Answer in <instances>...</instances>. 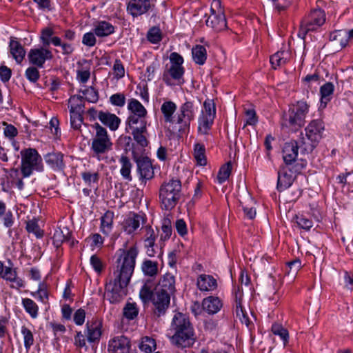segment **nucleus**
<instances>
[{
  "instance_id": "nucleus-62",
  "label": "nucleus",
  "mask_w": 353,
  "mask_h": 353,
  "mask_svg": "<svg viewBox=\"0 0 353 353\" xmlns=\"http://www.w3.org/2000/svg\"><path fill=\"white\" fill-rule=\"evenodd\" d=\"M113 73L117 79H121L124 77L125 69L120 60H116L113 65Z\"/></svg>"
},
{
  "instance_id": "nucleus-18",
  "label": "nucleus",
  "mask_w": 353,
  "mask_h": 353,
  "mask_svg": "<svg viewBox=\"0 0 353 353\" xmlns=\"http://www.w3.org/2000/svg\"><path fill=\"white\" fill-rule=\"evenodd\" d=\"M154 5L150 0H130L128 4V11L133 17L146 13Z\"/></svg>"
},
{
  "instance_id": "nucleus-15",
  "label": "nucleus",
  "mask_w": 353,
  "mask_h": 353,
  "mask_svg": "<svg viewBox=\"0 0 353 353\" xmlns=\"http://www.w3.org/2000/svg\"><path fill=\"white\" fill-rule=\"evenodd\" d=\"M300 148L299 141L285 143L282 149V158L285 165H292L297 159L298 150Z\"/></svg>"
},
{
  "instance_id": "nucleus-61",
  "label": "nucleus",
  "mask_w": 353,
  "mask_h": 353,
  "mask_svg": "<svg viewBox=\"0 0 353 353\" xmlns=\"http://www.w3.org/2000/svg\"><path fill=\"white\" fill-rule=\"evenodd\" d=\"M245 117L246 121L243 128H245V126L247 125H254L258 121L256 112L253 109H249L245 111Z\"/></svg>"
},
{
  "instance_id": "nucleus-54",
  "label": "nucleus",
  "mask_w": 353,
  "mask_h": 353,
  "mask_svg": "<svg viewBox=\"0 0 353 353\" xmlns=\"http://www.w3.org/2000/svg\"><path fill=\"white\" fill-rule=\"evenodd\" d=\"M123 315L128 319H133L138 315V309L135 303H128L123 308Z\"/></svg>"
},
{
  "instance_id": "nucleus-29",
  "label": "nucleus",
  "mask_w": 353,
  "mask_h": 353,
  "mask_svg": "<svg viewBox=\"0 0 353 353\" xmlns=\"http://www.w3.org/2000/svg\"><path fill=\"white\" fill-rule=\"evenodd\" d=\"M285 168L283 167L281 170L278 172V179H277V189L281 192L288 188L293 181L292 175L288 174L284 171Z\"/></svg>"
},
{
  "instance_id": "nucleus-24",
  "label": "nucleus",
  "mask_w": 353,
  "mask_h": 353,
  "mask_svg": "<svg viewBox=\"0 0 353 353\" xmlns=\"http://www.w3.org/2000/svg\"><path fill=\"white\" fill-rule=\"evenodd\" d=\"M222 306L221 300L216 296H210L205 298L202 301L203 309L210 314L217 313Z\"/></svg>"
},
{
  "instance_id": "nucleus-35",
  "label": "nucleus",
  "mask_w": 353,
  "mask_h": 353,
  "mask_svg": "<svg viewBox=\"0 0 353 353\" xmlns=\"http://www.w3.org/2000/svg\"><path fill=\"white\" fill-rule=\"evenodd\" d=\"M102 323L101 320L96 319L90 326V342H99L102 334Z\"/></svg>"
},
{
  "instance_id": "nucleus-16",
  "label": "nucleus",
  "mask_w": 353,
  "mask_h": 353,
  "mask_svg": "<svg viewBox=\"0 0 353 353\" xmlns=\"http://www.w3.org/2000/svg\"><path fill=\"white\" fill-rule=\"evenodd\" d=\"M52 57V52L43 48L32 49L28 53L30 63L39 68H42L46 61Z\"/></svg>"
},
{
  "instance_id": "nucleus-31",
  "label": "nucleus",
  "mask_w": 353,
  "mask_h": 353,
  "mask_svg": "<svg viewBox=\"0 0 353 353\" xmlns=\"http://www.w3.org/2000/svg\"><path fill=\"white\" fill-rule=\"evenodd\" d=\"M94 27V34L98 37H106L114 32V27L104 21H98Z\"/></svg>"
},
{
  "instance_id": "nucleus-19",
  "label": "nucleus",
  "mask_w": 353,
  "mask_h": 353,
  "mask_svg": "<svg viewBox=\"0 0 353 353\" xmlns=\"http://www.w3.org/2000/svg\"><path fill=\"white\" fill-rule=\"evenodd\" d=\"M70 234L71 232L69 228L67 226L62 225L61 224L55 230L52 236L53 244L54 246L59 248L63 243H69L70 246H73L74 242V241H70Z\"/></svg>"
},
{
  "instance_id": "nucleus-48",
  "label": "nucleus",
  "mask_w": 353,
  "mask_h": 353,
  "mask_svg": "<svg viewBox=\"0 0 353 353\" xmlns=\"http://www.w3.org/2000/svg\"><path fill=\"white\" fill-rule=\"evenodd\" d=\"M161 231L162 232L160 236L161 240L166 241L170 238L172 229L171 221L169 219H164L163 220Z\"/></svg>"
},
{
  "instance_id": "nucleus-37",
  "label": "nucleus",
  "mask_w": 353,
  "mask_h": 353,
  "mask_svg": "<svg viewBox=\"0 0 353 353\" xmlns=\"http://www.w3.org/2000/svg\"><path fill=\"white\" fill-rule=\"evenodd\" d=\"M128 109L132 114L145 117L147 110L137 99H131L128 101Z\"/></svg>"
},
{
  "instance_id": "nucleus-55",
  "label": "nucleus",
  "mask_w": 353,
  "mask_h": 353,
  "mask_svg": "<svg viewBox=\"0 0 353 353\" xmlns=\"http://www.w3.org/2000/svg\"><path fill=\"white\" fill-rule=\"evenodd\" d=\"M125 96L123 93H115L110 96L109 101L110 103L114 105L122 108L125 104Z\"/></svg>"
},
{
  "instance_id": "nucleus-63",
  "label": "nucleus",
  "mask_w": 353,
  "mask_h": 353,
  "mask_svg": "<svg viewBox=\"0 0 353 353\" xmlns=\"http://www.w3.org/2000/svg\"><path fill=\"white\" fill-rule=\"evenodd\" d=\"M26 77L31 82H36L39 79V70L34 67H29L26 70Z\"/></svg>"
},
{
  "instance_id": "nucleus-33",
  "label": "nucleus",
  "mask_w": 353,
  "mask_h": 353,
  "mask_svg": "<svg viewBox=\"0 0 353 353\" xmlns=\"http://www.w3.org/2000/svg\"><path fill=\"white\" fill-rule=\"evenodd\" d=\"M330 40L331 41H335L341 48H345L349 42L347 30H335L330 34Z\"/></svg>"
},
{
  "instance_id": "nucleus-10",
  "label": "nucleus",
  "mask_w": 353,
  "mask_h": 353,
  "mask_svg": "<svg viewBox=\"0 0 353 353\" xmlns=\"http://www.w3.org/2000/svg\"><path fill=\"white\" fill-rule=\"evenodd\" d=\"M325 22V13L320 9H314L301 21L299 36L304 38L307 32L315 31Z\"/></svg>"
},
{
  "instance_id": "nucleus-50",
  "label": "nucleus",
  "mask_w": 353,
  "mask_h": 353,
  "mask_svg": "<svg viewBox=\"0 0 353 353\" xmlns=\"http://www.w3.org/2000/svg\"><path fill=\"white\" fill-rule=\"evenodd\" d=\"M90 264L97 274H100L105 269V263L97 255L90 258Z\"/></svg>"
},
{
  "instance_id": "nucleus-12",
  "label": "nucleus",
  "mask_w": 353,
  "mask_h": 353,
  "mask_svg": "<svg viewBox=\"0 0 353 353\" xmlns=\"http://www.w3.org/2000/svg\"><path fill=\"white\" fill-rule=\"evenodd\" d=\"M205 24L216 32L225 30L227 22L219 0H214L211 4L210 13L205 20Z\"/></svg>"
},
{
  "instance_id": "nucleus-43",
  "label": "nucleus",
  "mask_w": 353,
  "mask_h": 353,
  "mask_svg": "<svg viewBox=\"0 0 353 353\" xmlns=\"http://www.w3.org/2000/svg\"><path fill=\"white\" fill-rule=\"evenodd\" d=\"M22 305L32 319L38 316L39 307L34 301L28 298L23 299Z\"/></svg>"
},
{
  "instance_id": "nucleus-1",
  "label": "nucleus",
  "mask_w": 353,
  "mask_h": 353,
  "mask_svg": "<svg viewBox=\"0 0 353 353\" xmlns=\"http://www.w3.org/2000/svg\"><path fill=\"white\" fill-rule=\"evenodd\" d=\"M138 254L136 245L117 250L114 279L106 285V294L111 303L119 302L127 294V286L134 272Z\"/></svg>"
},
{
  "instance_id": "nucleus-42",
  "label": "nucleus",
  "mask_w": 353,
  "mask_h": 353,
  "mask_svg": "<svg viewBox=\"0 0 353 353\" xmlns=\"http://www.w3.org/2000/svg\"><path fill=\"white\" fill-rule=\"evenodd\" d=\"M141 269L145 275L156 276L158 273V263L151 260H145L142 263Z\"/></svg>"
},
{
  "instance_id": "nucleus-9",
  "label": "nucleus",
  "mask_w": 353,
  "mask_h": 353,
  "mask_svg": "<svg viewBox=\"0 0 353 353\" xmlns=\"http://www.w3.org/2000/svg\"><path fill=\"white\" fill-rule=\"evenodd\" d=\"M94 132L92 135V150L99 157L112 149V143L105 128L96 122L92 125Z\"/></svg>"
},
{
  "instance_id": "nucleus-13",
  "label": "nucleus",
  "mask_w": 353,
  "mask_h": 353,
  "mask_svg": "<svg viewBox=\"0 0 353 353\" xmlns=\"http://www.w3.org/2000/svg\"><path fill=\"white\" fill-rule=\"evenodd\" d=\"M98 119L111 131H116L121 123V119L116 114L108 112L97 111L92 108H90V119Z\"/></svg>"
},
{
  "instance_id": "nucleus-58",
  "label": "nucleus",
  "mask_w": 353,
  "mask_h": 353,
  "mask_svg": "<svg viewBox=\"0 0 353 353\" xmlns=\"http://www.w3.org/2000/svg\"><path fill=\"white\" fill-rule=\"evenodd\" d=\"M159 68V63L157 61H152L146 68L145 77L148 81H152L154 78L156 70Z\"/></svg>"
},
{
  "instance_id": "nucleus-20",
  "label": "nucleus",
  "mask_w": 353,
  "mask_h": 353,
  "mask_svg": "<svg viewBox=\"0 0 353 353\" xmlns=\"http://www.w3.org/2000/svg\"><path fill=\"white\" fill-rule=\"evenodd\" d=\"M143 221L144 216L143 214L130 213L123 220V228L127 234H131L139 228L141 223H143Z\"/></svg>"
},
{
  "instance_id": "nucleus-45",
  "label": "nucleus",
  "mask_w": 353,
  "mask_h": 353,
  "mask_svg": "<svg viewBox=\"0 0 353 353\" xmlns=\"http://www.w3.org/2000/svg\"><path fill=\"white\" fill-rule=\"evenodd\" d=\"M21 333L23 336L24 347L27 352L29 351L31 346L34 344V336L32 332L26 327L25 325L22 326L21 328Z\"/></svg>"
},
{
  "instance_id": "nucleus-47",
  "label": "nucleus",
  "mask_w": 353,
  "mask_h": 353,
  "mask_svg": "<svg viewBox=\"0 0 353 353\" xmlns=\"http://www.w3.org/2000/svg\"><path fill=\"white\" fill-rule=\"evenodd\" d=\"M148 40L154 44L159 43L162 39V33L159 27L151 28L147 33Z\"/></svg>"
},
{
  "instance_id": "nucleus-7",
  "label": "nucleus",
  "mask_w": 353,
  "mask_h": 353,
  "mask_svg": "<svg viewBox=\"0 0 353 353\" xmlns=\"http://www.w3.org/2000/svg\"><path fill=\"white\" fill-rule=\"evenodd\" d=\"M21 172L23 178L29 177L34 171L42 172L43 165L41 157L33 148H27L21 151Z\"/></svg>"
},
{
  "instance_id": "nucleus-25",
  "label": "nucleus",
  "mask_w": 353,
  "mask_h": 353,
  "mask_svg": "<svg viewBox=\"0 0 353 353\" xmlns=\"http://www.w3.org/2000/svg\"><path fill=\"white\" fill-rule=\"evenodd\" d=\"M9 49L12 57L17 63H21L26 55L23 46L14 37H11L9 42Z\"/></svg>"
},
{
  "instance_id": "nucleus-23",
  "label": "nucleus",
  "mask_w": 353,
  "mask_h": 353,
  "mask_svg": "<svg viewBox=\"0 0 353 353\" xmlns=\"http://www.w3.org/2000/svg\"><path fill=\"white\" fill-rule=\"evenodd\" d=\"M196 285L200 291L210 292L216 290L218 285L216 280L212 275L203 274L198 277Z\"/></svg>"
},
{
  "instance_id": "nucleus-30",
  "label": "nucleus",
  "mask_w": 353,
  "mask_h": 353,
  "mask_svg": "<svg viewBox=\"0 0 353 353\" xmlns=\"http://www.w3.org/2000/svg\"><path fill=\"white\" fill-rule=\"evenodd\" d=\"M334 90L333 83L327 82L323 84L320 88L321 94V107L325 108L327 103L330 101L331 96Z\"/></svg>"
},
{
  "instance_id": "nucleus-6",
  "label": "nucleus",
  "mask_w": 353,
  "mask_h": 353,
  "mask_svg": "<svg viewBox=\"0 0 353 353\" xmlns=\"http://www.w3.org/2000/svg\"><path fill=\"white\" fill-rule=\"evenodd\" d=\"M88 90H80L68 100V108L70 113V123L73 128L80 129L83 124L82 114L84 112L85 104L88 101L87 98Z\"/></svg>"
},
{
  "instance_id": "nucleus-49",
  "label": "nucleus",
  "mask_w": 353,
  "mask_h": 353,
  "mask_svg": "<svg viewBox=\"0 0 353 353\" xmlns=\"http://www.w3.org/2000/svg\"><path fill=\"white\" fill-rule=\"evenodd\" d=\"M153 292L149 283H145L140 290L139 296L143 303H148L152 300Z\"/></svg>"
},
{
  "instance_id": "nucleus-38",
  "label": "nucleus",
  "mask_w": 353,
  "mask_h": 353,
  "mask_svg": "<svg viewBox=\"0 0 353 353\" xmlns=\"http://www.w3.org/2000/svg\"><path fill=\"white\" fill-rule=\"evenodd\" d=\"M77 80L80 83H85L88 80V63L86 60L78 62L77 69Z\"/></svg>"
},
{
  "instance_id": "nucleus-32",
  "label": "nucleus",
  "mask_w": 353,
  "mask_h": 353,
  "mask_svg": "<svg viewBox=\"0 0 353 353\" xmlns=\"http://www.w3.org/2000/svg\"><path fill=\"white\" fill-rule=\"evenodd\" d=\"M139 347L144 353H152L157 348V343L154 338L145 336L140 339Z\"/></svg>"
},
{
  "instance_id": "nucleus-8",
  "label": "nucleus",
  "mask_w": 353,
  "mask_h": 353,
  "mask_svg": "<svg viewBox=\"0 0 353 353\" xmlns=\"http://www.w3.org/2000/svg\"><path fill=\"white\" fill-rule=\"evenodd\" d=\"M310 105L306 101H299L289 109L288 117L283 120V125L295 130L302 127L309 112Z\"/></svg>"
},
{
  "instance_id": "nucleus-4",
  "label": "nucleus",
  "mask_w": 353,
  "mask_h": 353,
  "mask_svg": "<svg viewBox=\"0 0 353 353\" xmlns=\"http://www.w3.org/2000/svg\"><path fill=\"white\" fill-rule=\"evenodd\" d=\"M181 196V183L179 179H170L164 182L159 189V199L162 208L171 210Z\"/></svg>"
},
{
  "instance_id": "nucleus-2",
  "label": "nucleus",
  "mask_w": 353,
  "mask_h": 353,
  "mask_svg": "<svg viewBox=\"0 0 353 353\" xmlns=\"http://www.w3.org/2000/svg\"><path fill=\"white\" fill-rule=\"evenodd\" d=\"M169 331L172 334L170 336L171 343L178 347H189L196 341L194 327L189 316L181 312L174 314Z\"/></svg>"
},
{
  "instance_id": "nucleus-17",
  "label": "nucleus",
  "mask_w": 353,
  "mask_h": 353,
  "mask_svg": "<svg viewBox=\"0 0 353 353\" xmlns=\"http://www.w3.org/2000/svg\"><path fill=\"white\" fill-rule=\"evenodd\" d=\"M137 170L140 180L145 183L154 177L152 164L148 157H143L137 161Z\"/></svg>"
},
{
  "instance_id": "nucleus-46",
  "label": "nucleus",
  "mask_w": 353,
  "mask_h": 353,
  "mask_svg": "<svg viewBox=\"0 0 353 353\" xmlns=\"http://www.w3.org/2000/svg\"><path fill=\"white\" fill-rule=\"evenodd\" d=\"M1 272L0 273L1 276L10 282H17L18 285H21L19 281L17 280V274L14 269L10 267H5L2 265Z\"/></svg>"
},
{
  "instance_id": "nucleus-14",
  "label": "nucleus",
  "mask_w": 353,
  "mask_h": 353,
  "mask_svg": "<svg viewBox=\"0 0 353 353\" xmlns=\"http://www.w3.org/2000/svg\"><path fill=\"white\" fill-rule=\"evenodd\" d=\"M171 295L159 291H155L152 300L154 305V314L159 317L163 316L170 303Z\"/></svg>"
},
{
  "instance_id": "nucleus-41",
  "label": "nucleus",
  "mask_w": 353,
  "mask_h": 353,
  "mask_svg": "<svg viewBox=\"0 0 353 353\" xmlns=\"http://www.w3.org/2000/svg\"><path fill=\"white\" fill-rule=\"evenodd\" d=\"M288 59V52L285 51H279L270 57V63L272 67L276 69V67L286 63Z\"/></svg>"
},
{
  "instance_id": "nucleus-34",
  "label": "nucleus",
  "mask_w": 353,
  "mask_h": 353,
  "mask_svg": "<svg viewBox=\"0 0 353 353\" xmlns=\"http://www.w3.org/2000/svg\"><path fill=\"white\" fill-rule=\"evenodd\" d=\"M119 163L121 165L120 173L123 178L128 181H132L131 169L132 165L129 158L123 155L119 159Z\"/></svg>"
},
{
  "instance_id": "nucleus-51",
  "label": "nucleus",
  "mask_w": 353,
  "mask_h": 353,
  "mask_svg": "<svg viewBox=\"0 0 353 353\" xmlns=\"http://www.w3.org/2000/svg\"><path fill=\"white\" fill-rule=\"evenodd\" d=\"M203 107L204 111L202 112L201 115L214 119L216 108L214 102L211 100H206L203 103Z\"/></svg>"
},
{
  "instance_id": "nucleus-22",
  "label": "nucleus",
  "mask_w": 353,
  "mask_h": 353,
  "mask_svg": "<svg viewBox=\"0 0 353 353\" xmlns=\"http://www.w3.org/2000/svg\"><path fill=\"white\" fill-rule=\"evenodd\" d=\"M177 109L176 104L172 101H165L161 106V112L165 123L176 125V114L174 115Z\"/></svg>"
},
{
  "instance_id": "nucleus-57",
  "label": "nucleus",
  "mask_w": 353,
  "mask_h": 353,
  "mask_svg": "<svg viewBox=\"0 0 353 353\" xmlns=\"http://www.w3.org/2000/svg\"><path fill=\"white\" fill-rule=\"evenodd\" d=\"M104 239L99 234H94L91 237V243L90 247L92 250L101 249L103 245Z\"/></svg>"
},
{
  "instance_id": "nucleus-27",
  "label": "nucleus",
  "mask_w": 353,
  "mask_h": 353,
  "mask_svg": "<svg viewBox=\"0 0 353 353\" xmlns=\"http://www.w3.org/2000/svg\"><path fill=\"white\" fill-rule=\"evenodd\" d=\"M125 123V130L127 132H129L130 130H134L136 128L143 127V125L147 126L145 117L138 116L132 114L128 116Z\"/></svg>"
},
{
  "instance_id": "nucleus-64",
  "label": "nucleus",
  "mask_w": 353,
  "mask_h": 353,
  "mask_svg": "<svg viewBox=\"0 0 353 353\" xmlns=\"http://www.w3.org/2000/svg\"><path fill=\"white\" fill-rule=\"evenodd\" d=\"M287 265L288 268L290 269L288 273L290 274L292 272L293 275H296L301 268V262L299 259H295L290 261L287 263Z\"/></svg>"
},
{
  "instance_id": "nucleus-40",
  "label": "nucleus",
  "mask_w": 353,
  "mask_h": 353,
  "mask_svg": "<svg viewBox=\"0 0 353 353\" xmlns=\"http://www.w3.org/2000/svg\"><path fill=\"white\" fill-rule=\"evenodd\" d=\"M214 122V119L201 115L199 117L198 131L202 134H208Z\"/></svg>"
},
{
  "instance_id": "nucleus-36",
  "label": "nucleus",
  "mask_w": 353,
  "mask_h": 353,
  "mask_svg": "<svg viewBox=\"0 0 353 353\" xmlns=\"http://www.w3.org/2000/svg\"><path fill=\"white\" fill-rule=\"evenodd\" d=\"M194 61L199 65H203L207 59L206 49L204 46L196 45L192 50Z\"/></svg>"
},
{
  "instance_id": "nucleus-53",
  "label": "nucleus",
  "mask_w": 353,
  "mask_h": 353,
  "mask_svg": "<svg viewBox=\"0 0 353 353\" xmlns=\"http://www.w3.org/2000/svg\"><path fill=\"white\" fill-rule=\"evenodd\" d=\"M272 331L274 334L279 336L285 344L288 341V332L286 329L279 324H274L272 326Z\"/></svg>"
},
{
  "instance_id": "nucleus-39",
  "label": "nucleus",
  "mask_w": 353,
  "mask_h": 353,
  "mask_svg": "<svg viewBox=\"0 0 353 353\" xmlns=\"http://www.w3.org/2000/svg\"><path fill=\"white\" fill-rule=\"evenodd\" d=\"M194 157L199 165H205L207 159L205 157V149L203 144L196 143L194 148Z\"/></svg>"
},
{
  "instance_id": "nucleus-28",
  "label": "nucleus",
  "mask_w": 353,
  "mask_h": 353,
  "mask_svg": "<svg viewBox=\"0 0 353 353\" xmlns=\"http://www.w3.org/2000/svg\"><path fill=\"white\" fill-rule=\"evenodd\" d=\"M134 141L141 147L144 148L148 146V132L147 126L136 128L134 130L131 131Z\"/></svg>"
},
{
  "instance_id": "nucleus-52",
  "label": "nucleus",
  "mask_w": 353,
  "mask_h": 353,
  "mask_svg": "<svg viewBox=\"0 0 353 353\" xmlns=\"http://www.w3.org/2000/svg\"><path fill=\"white\" fill-rule=\"evenodd\" d=\"M295 221L297 225L305 230H310L313 226V222L311 219L307 218L304 215H296Z\"/></svg>"
},
{
  "instance_id": "nucleus-11",
  "label": "nucleus",
  "mask_w": 353,
  "mask_h": 353,
  "mask_svg": "<svg viewBox=\"0 0 353 353\" xmlns=\"http://www.w3.org/2000/svg\"><path fill=\"white\" fill-rule=\"evenodd\" d=\"M197 112L198 106L190 101H186L179 106L176 120L179 132L189 130L190 123L194 119Z\"/></svg>"
},
{
  "instance_id": "nucleus-44",
  "label": "nucleus",
  "mask_w": 353,
  "mask_h": 353,
  "mask_svg": "<svg viewBox=\"0 0 353 353\" xmlns=\"http://www.w3.org/2000/svg\"><path fill=\"white\" fill-rule=\"evenodd\" d=\"M232 165L231 162H228L221 167L216 176L217 183L221 184L226 181L232 172Z\"/></svg>"
},
{
  "instance_id": "nucleus-60",
  "label": "nucleus",
  "mask_w": 353,
  "mask_h": 353,
  "mask_svg": "<svg viewBox=\"0 0 353 353\" xmlns=\"http://www.w3.org/2000/svg\"><path fill=\"white\" fill-rule=\"evenodd\" d=\"M32 295L43 303H46L48 299V292L44 284H40L37 291L34 292Z\"/></svg>"
},
{
  "instance_id": "nucleus-5",
  "label": "nucleus",
  "mask_w": 353,
  "mask_h": 353,
  "mask_svg": "<svg viewBox=\"0 0 353 353\" xmlns=\"http://www.w3.org/2000/svg\"><path fill=\"white\" fill-rule=\"evenodd\" d=\"M183 58L177 52H172L170 55V64H168L163 74V80L168 85L175 83L181 84L184 82L183 74L185 68L183 66Z\"/></svg>"
},
{
  "instance_id": "nucleus-56",
  "label": "nucleus",
  "mask_w": 353,
  "mask_h": 353,
  "mask_svg": "<svg viewBox=\"0 0 353 353\" xmlns=\"http://www.w3.org/2000/svg\"><path fill=\"white\" fill-rule=\"evenodd\" d=\"M113 214L109 212L101 217V228L103 232L108 233L112 224Z\"/></svg>"
},
{
  "instance_id": "nucleus-59",
  "label": "nucleus",
  "mask_w": 353,
  "mask_h": 353,
  "mask_svg": "<svg viewBox=\"0 0 353 353\" xmlns=\"http://www.w3.org/2000/svg\"><path fill=\"white\" fill-rule=\"evenodd\" d=\"M26 230L28 232L33 233L37 237L42 236V233L40 230L37 222L34 220L28 221L26 223Z\"/></svg>"
},
{
  "instance_id": "nucleus-21",
  "label": "nucleus",
  "mask_w": 353,
  "mask_h": 353,
  "mask_svg": "<svg viewBox=\"0 0 353 353\" xmlns=\"http://www.w3.org/2000/svg\"><path fill=\"white\" fill-rule=\"evenodd\" d=\"M156 291L172 295L175 292V278L170 273L165 274L160 279Z\"/></svg>"
},
{
  "instance_id": "nucleus-3",
  "label": "nucleus",
  "mask_w": 353,
  "mask_h": 353,
  "mask_svg": "<svg viewBox=\"0 0 353 353\" xmlns=\"http://www.w3.org/2000/svg\"><path fill=\"white\" fill-rule=\"evenodd\" d=\"M305 137L301 134L299 139L301 153H311L322 138L324 125L319 119L312 120L305 129Z\"/></svg>"
},
{
  "instance_id": "nucleus-26",
  "label": "nucleus",
  "mask_w": 353,
  "mask_h": 353,
  "mask_svg": "<svg viewBox=\"0 0 353 353\" xmlns=\"http://www.w3.org/2000/svg\"><path fill=\"white\" fill-rule=\"evenodd\" d=\"M46 163L54 170L61 171L65 168L63 155L59 152L49 153L45 156Z\"/></svg>"
}]
</instances>
